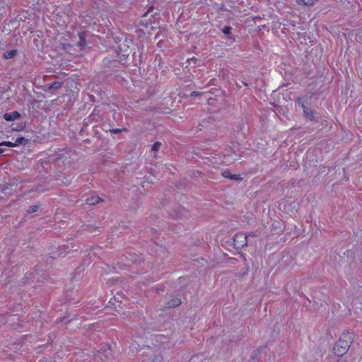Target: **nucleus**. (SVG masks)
<instances>
[{
	"instance_id": "nucleus-1",
	"label": "nucleus",
	"mask_w": 362,
	"mask_h": 362,
	"mask_svg": "<svg viewBox=\"0 0 362 362\" xmlns=\"http://www.w3.org/2000/svg\"><path fill=\"white\" fill-rule=\"evenodd\" d=\"M344 339L340 338L333 347V354L337 357L344 356L348 351L352 341V334H344Z\"/></svg>"
},
{
	"instance_id": "nucleus-2",
	"label": "nucleus",
	"mask_w": 362,
	"mask_h": 362,
	"mask_svg": "<svg viewBox=\"0 0 362 362\" xmlns=\"http://www.w3.org/2000/svg\"><path fill=\"white\" fill-rule=\"evenodd\" d=\"M116 52L117 54L118 61L122 64H125L126 59L130 54V51L129 50L128 46L124 45L122 47V45L119 44L117 47Z\"/></svg>"
},
{
	"instance_id": "nucleus-3",
	"label": "nucleus",
	"mask_w": 362,
	"mask_h": 362,
	"mask_svg": "<svg viewBox=\"0 0 362 362\" xmlns=\"http://www.w3.org/2000/svg\"><path fill=\"white\" fill-rule=\"evenodd\" d=\"M298 21V16L288 14L286 16V18H281L279 20L280 25H282L285 28L286 27L291 26L293 30L295 29L296 24Z\"/></svg>"
},
{
	"instance_id": "nucleus-4",
	"label": "nucleus",
	"mask_w": 362,
	"mask_h": 362,
	"mask_svg": "<svg viewBox=\"0 0 362 362\" xmlns=\"http://www.w3.org/2000/svg\"><path fill=\"white\" fill-rule=\"evenodd\" d=\"M296 102L300 105V107L303 108L304 116L309 119L310 121H315V115L317 114L316 111L312 110L311 108L307 107L304 103L301 101V99L300 98H298L296 100Z\"/></svg>"
},
{
	"instance_id": "nucleus-5",
	"label": "nucleus",
	"mask_w": 362,
	"mask_h": 362,
	"mask_svg": "<svg viewBox=\"0 0 362 362\" xmlns=\"http://www.w3.org/2000/svg\"><path fill=\"white\" fill-rule=\"evenodd\" d=\"M101 119H103V115L101 114V110L98 108H95L93 110V111L92 112V113L90 115V116L84 119V124L81 129V131L83 130V128L85 127L88 126V124L89 122H91L92 121L98 122L99 120H101Z\"/></svg>"
},
{
	"instance_id": "nucleus-6",
	"label": "nucleus",
	"mask_w": 362,
	"mask_h": 362,
	"mask_svg": "<svg viewBox=\"0 0 362 362\" xmlns=\"http://www.w3.org/2000/svg\"><path fill=\"white\" fill-rule=\"evenodd\" d=\"M97 356L103 361H105L112 356V350L110 345H105L98 350Z\"/></svg>"
},
{
	"instance_id": "nucleus-7",
	"label": "nucleus",
	"mask_w": 362,
	"mask_h": 362,
	"mask_svg": "<svg viewBox=\"0 0 362 362\" xmlns=\"http://www.w3.org/2000/svg\"><path fill=\"white\" fill-rule=\"evenodd\" d=\"M235 245L238 247H244L247 245V235L243 233L237 234L234 238Z\"/></svg>"
},
{
	"instance_id": "nucleus-8",
	"label": "nucleus",
	"mask_w": 362,
	"mask_h": 362,
	"mask_svg": "<svg viewBox=\"0 0 362 362\" xmlns=\"http://www.w3.org/2000/svg\"><path fill=\"white\" fill-rule=\"evenodd\" d=\"M126 260L124 264H129L130 263H137L139 260V257L135 253H127L124 255Z\"/></svg>"
},
{
	"instance_id": "nucleus-9",
	"label": "nucleus",
	"mask_w": 362,
	"mask_h": 362,
	"mask_svg": "<svg viewBox=\"0 0 362 362\" xmlns=\"http://www.w3.org/2000/svg\"><path fill=\"white\" fill-rule=\"evenodd\" d=\"M3 117L6 121L11 122L20 118L21 114L18 111H13L12 112L5 113Z\"/></svg>"
},
{
	"instance_id": "nucleus-10",
	"label": "nucleus",
	"mask_w": 362,
	"mask_h": 362,
	"mask_svg": "<svg viewBox=\"0 0 362 362\" xmlns=\"http://www.w3.org/2000/svg\"><path fill=\"white\" fill-rule=\"evenodd\" d=\"M94 133H95V138H97V139L99 141H101V143L98 148H96V151H99L101 148H103L104 146H105L107 144V141H106L105 139H103L101 137L100 134L98 132L97 129L94 127L93 129Z\"/></svg>"
},
{
	"instance_id": "nucleus-11",
	"label": "nucleus",
	"mask_w": 362,
	"mask_h": 362,
	"mask_svg": "<svg viewBox=\"0 0 362 362\" xmlns=\"http://www.w3.org/2000/svg\"><path fill=\"white\" fill-rule=\"evenodd\" d=\"M222 175L225 178H229L233 180H240L242 178L240 175L238 174H232L229 170H225L222 173Z\"/></svg>"
},
{
	"instance_id": "nucleus-12",
	"label": "nucleus",
	"mask_w": 362,
	"mask_h": 362,
	"mask_svg": "<svg viewBox=\"0 0 362 362\" xmlns=\"http://www.w3.org/2000/svg\"><path fill=\"white\" fill-rule=\"evenodd\" d=\"M100 202H103V200L100 197L98 196H93L86 199V204L93 206Z\"/></svg>"
},
{
	"instance_id": "nucleus-13",
	"label": "nucleus",
	"mask_w": 362,
	"mask_h": 362,
	"mask_svg": "<svg viewBox=\"0 0 362 362\" xmlns=\"http://www.w3.org/2000/svg\"><path fill=\"white\" fill-rule=\"evenodd\" d=\"M181 304H182V300L178 298H173L172 300H169L167 303L166 306L168 308H176V307L180 305Z\"/></svg>"
},
{
	"instance_id": "nucleus-14",
	"label": "nucleus",
	"mask_w": 362,
	"mask_h": 362,
	"mask_svg": "<svg viewBox=\"0 0 362 362\" xmlns=\"http://www.w3.org/2000/svg\"><path fill=\"white\" fill-rule=\"evenodd\" d=\"M78 37H79V41L78 42V46L81 47V48H84V47L86 45V33L85 32H79Z\"/></svg>"
},
{
	"instance_id": "nucleus-15",
	"label": "nucleus",
	"mask_w": 362,
	"mask_h": 362,
	"mask_svg": "<svg viewBox=\"0 0 362 362\" xmlns=\"http://www.w3.org/2000/svg\"><path fill=\"white\" fill-rule=\"evenodd\" d=\"M62 83L61 81H54L52 84L46 85V86H47V90H57L62 87ZM45 90H47V89H45Z\"/></svg>"
},
{
	"instance_id": "nucleus-16",
	"label": "nucleus",
	"mask_w": 362,
	"mask_h": 362,
	"mask_svg": "<svg viewBox=\"0 0 362 362\" xmlns=\"http://www.w3.org/2000/svg\"><path fill=\"white\" fill-rule=\"evenodd\" d=\"M100 228V227H95L93 225H88L85 227L84 230L88 233H96L101 231Z\"/></svg>"
},
{
	"instance_id": "nucleus-17",
	"label": "nucleus",
	"mask_w": 362,
	"mask_h": 362,
	"mask_svg": "<svg viewBox=\"0 0 362 362\" xmlns=\"http://www.w3.org/2000/svg\"><path fill=\"white\" fill-rule=\"evenodd\" d=\"M17 54L16 49L8 50L4 54V57L5 59H12Z\"/></svg>"
},
{
	"instance_id": "nucleus-18",
	"label": "nucleus",
	"mask_w": 362,
	"mask_h": 362,
	"mask_svg": "<svg viewBox=\"0 0 362 362\" xmlns=\"http://www.w3.org/2000/svg\"><path fill=\"white\" fill-rule=\"evenodd\" d=\"M29 141L30 139H26L23 136L18 137L15 141L16 144H17V146L19 144L26 145L27 144L29 143Z\"/></svg>"
},
{
	"instance_id": "nucleus-19",
	"label": "nucleus",
	"mask_w": 362,
	"mask_h": 362,
	"mask_svg": "<svg viewBox=\"0 0 362 362\" xmlns=\"http://www.w3.org/2000/svg\"><path fill=\"white\" fill-rule=\"evenodd\" d=\"M33 277V272H26L24 277L22 279V284H25L29 283V280Z\"/></svg>"
},
{
	"instance_id": "nucleus-20",
	"label": "nucleus",
	"mask_w": 362,
	"mask_h": 362,
	"mask_svg": "<svg viewBox=\"0 0 362 362\" xmlns=\"http://www.w3.org/2000/svg\"><path fill=\"white\" fill-rule=\"evenodd\" d=\"M40 205L39 204H36V205H33V206H30L28 207V209H27V212L28 213H34V212H36L38 211V209H40Z\"/></svg>"
},
{
	"instance_id": "nucleus-21",
	"label": "nucleus",
	"mask_w": 362,
	"mask_h": 362,
	"mask_svg": "<svg viewBox=\"0 0 362 362\" xmlns=\"http://www.w3.org/2000/svg\"><path fill=\"white\" fill-rule=\"evenodd\" d=\"M0 146L15 147L17 146V144H16V142L13 143L11 141H2L0 143Z\"/></svg>"
},
{
	"instance_id": "nucleus-22",
	"label": "nucleus",
	"mask_w": 362,
	"mask_h": 362,
	"mask_svg": "<svg viewBox=\"0 0 362 362\" xmlns=\"http://www.w3.org/2000/svg\"><path fill=\"white\" fill-rule=\"evenodd\" d=\"M317 0H297L298 4H303L304 5H313Z\"/></svg>"
},
{
	"instance_id": "nucleus-23",
	"label": "nucleus",
	"mask_w": 362,
	"mask_h": 362,
	"mask_svg": "<svg viewBox=\"0 0 362 362\" xmlns=\"http://www.w3.org/2000/svg\"><path fill=\"white\" fill-rule=\"evenodd\" d=\"M314 303H315V305H314V308H313L314 311H317L323 307V302L322 300H320V302H317L315 300H314Z\"/></svg>"
},
{
	"instance_id": "nucleus-24",
	"label": "nucleus",
	"mask_w": 362,
	"mask_h": 362,
	"mask_svg": "<svg viewBox=\"0 0 362 362\" xmlns=\"http://www.w3.org/2000/svg\"><path fill=\"white\" fill-rule=\"evenodd\" d=\"M222 32L226 35H230L232 34V28L230 26H225L223 29H222Z\"/></svg>"
},
{
	"instance_id": "nucleus-25",
	"label": "nucleus",
	"mask_w": 362,
	"mask_h": 362,
	"mask_svg": "<svg viewBox=\"0 0 362 362\" xmlns=\"http://www.w3.org/2000/svg\"><path fill=\"white\" fill-rule=\"evenodd\" d=\"M123 131H126L125 129H106V132H110L111 133H113V134H119V133H121Z\"/></svg>"
},
{
	"instance_id": "nucleus-26",
	"label": "nucleus",
	"mask_w": 362,
	"mask_h": 362,
	"mask_svg": "<svg viewBox=\"0 0 362 362\" xmlns=\"http://www.w3.org/2000/svg\"><path fill=\"white\" fill-rule=\"evenodd\" d=\"M69 246L68 245H63L60 247V250L59 251V254H58V256L61 255H63V254H66L68 252H66L65 250L66 249H69Z\"/></svg>"
},
{
	"instance_id": "nucleus-27",
	"label": "nucleus",
	"mask_w": 362,
	"mask_h": 362,
	"mask_svg": "<svg viewBox=\"0 0 362 362\" xmlns=\"http://www.w3.org/2000/svg\"><path fill=\"white\" fill-rule=\"evenodd\" d=\"M161 146V143L159 141H156L153 144L152 146V151H158L160 148V146Z\"/></svg>"
},
{
	"instance_id": "nucleus-28",
	"label": "nucleus",
	"mask_w": 362,
	"mask_h": 362,
	"mask_svg": "<svg viewBox=\"0 0 362 362\" xmlns=\"http://www.w3.org/2000/svg\"><path fill=\"white\" fill-rule=\"evenodd\" d=\"M202 95V93L201 92H198V91H193L190 94V96L192 97H196V96H199V95Z\"/></svg>"
},
{
	"instance_id": "nucleus-29",
	"label": "nucleus",
	"mask_w": 362,
	"mask_h": 362,
	"mask_svg": "<svg viewBox=\"0 0 362 362\" xmlns=\"http://www.w3.org/2000/svg\"><path fill=\"white\" fill-rule=\"evenodd\" d=\"M161 36H164L163 32L160 30L155 35V39H158Z\"/></svg>"
},
{
	"instance_id": "nucleus-30",
	"label": "nucleus",
	"mask_w": 362,
	"mask_h": 362,
	"mask_svg": "<svg viewBox=\"0 0 362 362\" xmlns=\"http://www.w3.org/2000/svg\"><path fill=\"white\" fill-rule=\"evenodd\" d=\"M248 362H259V360L257 358L256 356H252L251 358L248 361Z\"/></svg>"
},
{
	"instance_id": "nucleus-31",
	"label": "nucleus",
	"mask_w": 362,
	"mask_h": 362,
	"mask_svg": "<svg viewBox=\"0 0 362 362\" xmlns=\"http://www.w3.org/2000/svg\"><path fill=\"white\" fill-rule=\"evenodd\" d=\"M197 60L198 59L197 58L194 57V58L187 59V62H189V64H190L191 62H192L194 64H196Z\"/></svg>"
},
{
	"instance_id": "nucleus-32",
	"label": "nucleus",
	"mask_w": 362,
	"mask_h": 362,
	"mask_svg": "<svg viewBox=\"0 0 362 362\" xmlns=\"http://www.w3.org/2000/svg\"><path fill=\"white\" fill-rule=\"evenodd\" d=\"M65 319H66V317H59V318H57V319L56 320V322H56L57 324H59V323H60V322H63V321H64V320H65Z\"/></svg>"
},
{
	"instance_id": "nucleus-33",
	"label": "nucleus",
	"mask_w": 362,
	"mask_h": 362,
	"mask_svg": "<svg viewBox=\"0 0 362 362\" xmlns=\"http://www.w3.org/2000/svg\"><path fill=\"white\" fill-rule=\"evenodd\" d=\"M24 127L25 126L21 125L20 127H18L17 128L13 129V130H15V131H20V130L23 129L24 128Z\"/></svg>"
},
{
	"instance_id": "nucleus-34",
	"label": "nucleus",
	"mask_w": 362,
	"mask_h": 362,
	"mask_svg": "<svg viewBox=\"0 0 362 362\" xmlns=\"http://www.w3.org/2000/svg\"><path fill=\"white\" fill-rule=\"evenodd\" d=\"M152 362H161L160 358L156 357Z\"/></svg>"
},
{
	"instance_id": "nucleus-35",
	"label": "nucleus",
	"mask_w": 362,
	"mask_h": 362,
	"mask_svg": "<svg viewBox=\"0 0 362 362\" xmlns=\"http://www.w3.org/2000/svg\"><path fill=\"white\" fill-rule=\"evenodd\" d=\"M248 236L255 237V236H256V235L255 234V233L251 232V233L247 235V237H248Z\"/></svg>"
},
{
	"instance_id": "nucleus-36",
	"label": "nucleus",
	"mask_w": 362,
	"mask_h": 362,
	"mask_svg": "<svg viewBox=\"0 0 362 362\" xmlns=\"http://www.w3.org/2000/svg\"><path fill=\"white\" fill-rule=\"evenodd\" d=\"M139 62L141 63V53H139Z\"/></svg>"
},
{
	"instance_id": "nucleus-37",
	"label": "nucleus",
	"mask_w": 362,
	"mask_h": 362,
	"mask_svg": "<svg viewBox=\"0 0 362 362\" xmlns=\"http://www.w3.org/2000/svg\"><path fill=\"white\" fill-rule=\"evenodd\" d=\"M241 83H242V84H243L245 86H249V84L247 83H246V82L242 81Z\"/></svg>"
},
{
	"instance_id": "nucleus-38",
	"label": "nucleus",
	"mask_w": 362,
	"mask_h": 362,
	"mask_svg": "<svg viewBox=\"0 0 362 362\" xmlns=\"http://www.w3.org/2000/svg\"><path fill=\"white\" fill-rule=\"evenodd\" d=\"M5 151V149L0 148V154L3 153Z\"/></svg>"
},
{
	"instance_id": "nucleus-39",
	"label": "nucleus",
	"mask_w": 362,
	"mask_h": 362,
	"mask_svg": "<svg viewBox=\"0 0 362 362\" xmlns=\"http://www.w3.org/2000/svg\"><path fill=\"white\" fill-rule=\"evenodd\" d=\"M308 303H305L303 304V305H304V306L307 307V310H308Z\"/></svg>"
},
{
	"instance_id": "nucleus-40",
	"label": "nucleus",
	"mask_w": 362,
	"mask_h": 362,
	"mask_svg": "<svg viewBox=\"0 0 362 362\" xmlns=\"http://www.w3.org/2000/svg\"><path fill=\"white\" fill-rule=\"evenodd\" d=\"M308 303H305L303 304V305H304V306L307 307V310H308Z\"/></svg>"
},
{
	"instance_id": "nucleus-41",
	"label": "nucleus",
	"mask_w": 362,
	"mask_h": 362,
	"mask_svg": "<svg viewBox=\"0 0 362 362\" xmlns=\"http://www.w3.org/2000/svg\"><path fill=\"white\" fill-rule=\"evenodd\" d=\"M236 86H237V87L240 88V83H236Z\"/></svg>"
},
{
	"instance_id": "nucleus-42",
	"label": "nucleus",
	"mask_w": 362,
	"mask_h": 362,
	"mask_svg": "<svg viewBox=\"0 0 362 362\" xmlns=\"http://www.w3.org/2000/svg\"><path fill=\"white\" fill-rule=\"evenodd\" d=\"M236 86H237V87L240 88V83H236Z\"/></svg>"
},
{
	"instance_id": "nucleus-43",
	"label": "nucleus",
	"mask_w": 362,
	"mask_h": 362,
	"mask_svg": "<svg viewBox=\"0 0 362 362\" xmlns=\"http://www.w3.org/2000/svg\"><path fill=\"white\" fill-rule=\"evenodd\" d=\"M157 290H158V292H159V291H163V288H158Z\"/></svg>"
},
{
	"instance_id": "nucleus-44",
	"label": "nucleus",
	"mask_w": 362,
	"mask_h": 362,
	"mask_svg": "<svg viewBox=\"0 0 362 362\" xmlns=\"http://www.w3.org/2000/svg\"><path fill=\"white\" fill-rule=\"evenodd\" d=\"M90 100H93L94 99L93 95H90Z\"/></svg>"
},
{
	"instance_id": "nucleus-45",
	"label": "nucleus",
	"mask_w": 362,
	"mask_h": 362,
	"mask_svg": "<svg viewBox=\"0 0 362 362\" xmlns=\"http://www.w3.org/2000/svg\"><path fill=\"white\" fill-rule=\"evenodd\" d=\"M5 0H0V3L4 2Z\"/></svg>"
},
{
	"instance_id": "nucleus-46",
	"label": "nucleus",
	"mask_w": 362,
	"mask_h": 362,
	"mask_svg": "<svg viewBox=\"0 0 362 362\" xmlns=\"http://www.w3.org/2000/svg\"><path fill=\"white\" fill-rule=\"evenodd\" d=\"M307 301H308L309 303H311V301H310L309 299H307Z\"/></svg>"
},
{
	"instance_id": "nucleus-47",
	"label": "nucleus",
	"mask_w": 362,
	"mask_h": 362,
	"mask_svg": "<svg viewBox=\"0 0 362 362\" xmlns=\"http://www.w3.org/2000/svg\"><path fill=\"white\" fill-rule=\"evenodd\" d=\"M161 42H162V41H161V40H160V41L158 42V44L160 45V44Z\"/></svg>"
},
{
	"instance_id": "nucleus-48",
	"label": "nucleus",
	"mask_w": 362,
	"mask_h": 362,
	"mask_svg": "<svg viewBox=\"0 0 362 362\" xmlns=\"http://www.w3.org/2000/svg\"><path fill=\"white\" fill-rule=\"evenodd\" d=\"M133 57H136V53L135 52L133 54Z\"/></svg>"
},
{
	"instance_id": "nucleus-49",
	"label": "nucleus",
	"mask_w": 362,
	"mask_h": 362,
	"mask_svg": "<svg viewBox=\"0 0 362 362\" xmlns=\"http://www.w3.org/2000/svg\"><path fill=\"white\" fill-rule=\"evenodd\" d=\"M106 129H107V127H105V129L103 128V130H105V132H106Z\"/></svg>"
}]
</instances>
